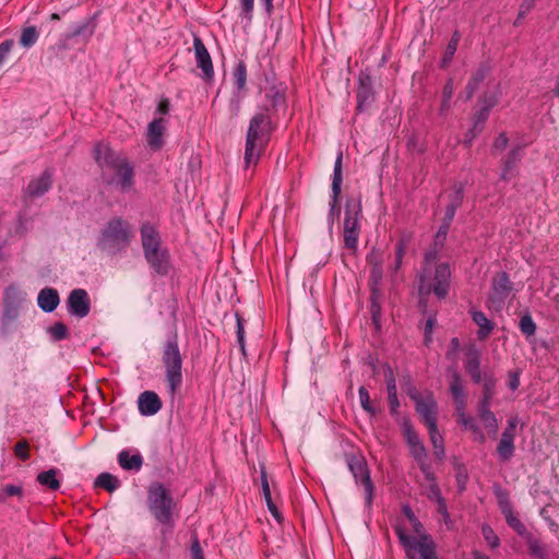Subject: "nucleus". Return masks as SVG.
<instances>
[{"instance_id":"obj_16","label":"nucleus","mask_w":559,"mask_h":559,"mask_svg":"<svg viewBox=\"0 0 559 559\" xmlns=\"http://www.w3.org/2000/svg\"><path fill=\"white\" fill-rule=\"evenodd\" d=\"M93 158L102 169L104 179L107 169L115 170L127 157L115 151L108 143L97 142L93 148Z\"/></svg>"},{"instance_id":"obj_14","label":"nucleus","mask_w":559,"mask_h":559,"mask_svg":"<svg viewBox=\"0 0 559 559\" xmlns=\"http://www.w3.org/2000/svg\"><path fill=\"white\" fill-rule=\"evenodd\" d=\"M343 154L338 153L336 156L333 175H332V183H331V198H330V209L326 217V222L330 230H332L334 222L341 215V194H342V183H343Z\"/></svg>"},{"instance_id":"obj_9","label":"nucleus","mask_w":559,"mask_h":559,"mask_svg":"<svg viewBox=\"0 0 559 559\" xmlns=\"http://www.w3.org/2000/svg\"><path fill=\"white\" fill-rule=\"evenodd\" d=\"M394 532L405 551L406 559H440L435 540L425 530L421 533H416L418 537H414L397 524L394 526Z\"/></svg>"},{"instance_id":"obj_39","label":"nucleus","mask_w":559,"mask_h":559,"mask_svg":"<svg viewBox=\"0 0 559 559\" xmlns=\"http://www.w3.org/2000/svg\"><path fill=\"white\" fill-rule=\"evenodd\" d=\"M120 485V479L108 472L100 473L94 481V487L103 488L110 493L116 491Z\"/></svg>"},{"instance_id":"obj_1","label":"nucleus","mask_w":559,"mask_h":559,"mask_svg":"<svg viewBox=\"0 0 559 559\" xmlns=\"http://www.w3.org/2000/svg\"><path fill=\"white\" fill-rule=\"evenodd\" d=\"M271 104L258 103L255 111L249 120L243 155L246 168L259 163L271 141L272 134L277 129L278 116L287 111L283 99L281 102L275 95L271 96Z\"/></svg>"},{"instance_id":"obj_40","label":"nucleus","mask_w":559,"mask_h":559,"mask_svg":"<svg viewBox=\"0 0 559 559\" xmlns=\"http://www.w3.org/2000/svg\"><path fill=\"white\" fill-rule=\"evenodd\" d=\"M455 411L457 413V423L471 430L474 435H479V443H485L486 437L480 427L476 424L475 419L472 416H467L465 414V409Z\"/></svg>"},{"instance_id":"obj_10","label":"nucleus","mask_w":559,"mask_h":559,"mask_svg":"<svg viewBox=\"0 0 559 559\" xmlns=\"http://www.w3.org/2000/svg\"><path fill=\"white\" fill-rule=\"evenodd\" d=\"M98 16L99 12H95L88 19L71 25L68 32L60 35L53 49L66 51L72 49L79 43L87 44L96 31Z\"/></svg>"},{"instance_id":"obj_54","label":"nucleus","mask_w":559,"mask_h":559,"mask_svg":"<svg viewBox=\"0 0 559 559\" xmlns=\"http://www.w3.org/2000/svg\"><path fill=\"white\" fill-rule=\"evenodd\" d=\"M366 261L369 266H383L384 253L378 247H372L366 255Z\"/></svg>"},{"instance_id":"obj_27","label":"nucleus","mask_w":559,"mask_h":559,"mask_svg":"<svg viewBox=\"0 0 559 559\" xmlns=\"http://www.w3.org/2000/svg\"><path fill=\"white\" fill-rule=\"evenodd\" d=\"M117 461L123 471L131 473L140 472L144 464V459L138 450H134L133 454H131V450L120 451L118 453Z\"/></svg>"},{"instance_id":"obj_45","label":"nucleus","mask_w":559,"mask_h":559,"mask_svg":"<svg viewBox=\"0 0 559 559\" xmlns=\"http://www.w3.org/2000/svg\"><path fill=\"white\" fill-rule=\"evenodd\" d=\"M46 332L53 343L61 342L70 336L68 326L61 321H57L52 325L48 326Z\"/></svg>"},{"instance_id":"obj_49","label":"nucleus","mask_w":559,"mask_h":559,"mask_svg":"<svg viewBox=\"0 0 559 559\" xmlns=\"http://www.w3.org/2000/svg\"><path fill=\"white\" fill-rule=\"evenodd\" d=\"M465 197V185L463 182H456L452 187V192L448 195L449 203L457 209L463 204Z\"/></svg>"},{"instance_id":"obj_28","label":"nucleus","mask_w":559,"mask_h":559,"mask_svg":"<svg viewBox=\"0 0 559 559\" xmlns=\"http://www.w3.org/2000/svg\"><path fill=\"white\" fill-rule=\"evenodd\" d=\"M468 313L473 322L478 326V331L476 333L477 338L479 341L487 340L495 330V322L488 319L486 313L483 312L481 310L472 308L468 310Z\"/></svg>"},{"instance_id":"obj_55","label":"nucleus","mask_w":559,"mask_h":559,"mask_svg":"<svg viewBox=\"0 0 559 559\" xmlns=\"http://www.w3.org/2000/svg\"><path fill=\"white\" fill-rule=\"evenodd\" d=\"M382 368H383V374H384V380H385V385H386V392L388 393L396 392L397 391L396 390V379H395L393 368L388 362H384Z\"/></svg>"},{"instance_id":"obj_64","label":"nucleus","mask_w":559,"mask_h":559,"mask_svg":"<svg viewBox=\"0 0 559 559\" xmlns=\"http://www.w3.org/2000/svg\"><path fill=\"white\" fill-rule=\"evenodd\" d=\"M190 555L191 559H204V552L197 534L191 537Z\"/></svg>"},{"instance_id":"obj_35","label":"nucleus","mask_w":559,"mask_h":559,"mask_svg":"<svg viewBox=\"0 0 559 559\" xmlns=\"http://www.w3.org/2000/svg\"><path fill=\"white\" fill-rule=\"evenodd\" d=\"M515 438H512L509 435L501 433V438L497 444V455L501 462H509L514 456L515 453Z\"/></svg>"},{"instance_id":"obj_22","label":"nucleus","mask_w":559,"mask_h":559,"mask_svg":"<svg viewBox=\"0 0 559 559\" xmlns=\"http://www.w3.org/2000/svg\"><path fill=\"white\" fill-rule=\"evenodd\" d=\"M523 158V147L514 145L501 160L500 180L510 181L518 175L519 164Z\"/></svg>"},{"instance_id":"obj_56","label":"nucleus","mask_w":559,"mask_h":559,"mask_svg":"<svg viewBox=\"0 0 559 559\" xmlns=\"http://www.w3.org/2000/svg\"><path fill=\"white\" fill-rule=\"evenodd\" d=\"M358 395H359L360 405H361L362 409L365 412H367L368 414H370L371 416L376 415L377 411L372 406L369 392L364 385H361L358 389Z\"/></svg>"},{"instance_id":"obj_12","label":"nucleus","mask_w":559,"mask_h":559,"mask_svg":"<svg viewBox=\"0 0 559 559\" xmlns=\"http://www.w3.org/2000/svg\"><path fill=\"white\" fill-rule=\"evenodd\" d=\"M518 289H514L510 275L506 271H500L491 280L490 292L486 300L487 307L500 311L509 296L512 294L514 297Z\"/></svg>"},{"instance_id":"obj_53","label":"nucleus","mask_w":559,"mask_h":559,"mask_svg":"<svg viewBox=\"0 0 559 559\" xmlns=\"http://www.w3.org/2000/svg\"><path fill=\"white\" fill-rule=\"evenodd\" d=\"M493 493L498 500V506L501 512L512 508L509 499V492L507 490L502 489L500 486H496L493 488Z\"/></svg>"},{"instance_id":"obj_43","label":"nucleus","mask_w":559,"mask_h":559,"mask_svg":"<svg viewBox=\"0 0 559 559\" xmlns=\"http://www.w3.org/2000/svg\"><path fill=\"white\" fill-rule=\"evenodd\" d=\"M430 442L433 447V454L438 462H443L445 457L444 440L439 432L438 427L435 430H428Z\"/></svg>"},{"instance_id":"obj_52","label":"nucleus","mask_w":559,"mask_h":559,"mask_svg":"<svg viewBox=\"0 0 559 559\" xmlns=\"http://www.w3.org/2000/svg\"><path fill=\"white\" fill-rule=\"evenodd\" d=\"M481 534L491 549L500 546V538L489 524L485 523L481 525Z\"/></svg>"},{"instance_id":"obj_25","label":"nucleus","mask_w":559,"mask_h":559,"mask_svg":"<svg viewBox=\"0 0 559 559\" xmlns=\"http://www.w3.org/2000/svg\"><path fill=\"white\" fill-rule=\"evenodd\" d=\"M499 96L496 92L485 91L477 99V105L473 110V116L487 122L491 110L498 105Z\"/></svg>"},{"instance_id":"obj_19","label":"nucleus","mask_w":559,"mask_h":559,"mask_svg":"<svg viewBox=\"0 0 559 559\" xmlns=\"http://www.w3.org/2000/svg\"><path fill=\"white\" fill-rule=\"evenodd\" d=\"M193 50L197 66L201 70V79L206 83L213 82L214 68L211 55L202 38L197 35L193 36Z\"/></svg>"},{"instance_id":"obj_30","label":"nucleus","mask_w":559,"mask_h":559,"mask_svg":"<svg viewBox=\"0 0 559 559\" xmlns=\"http://www.w3.org/2000/svg\"><path fill=\"white\" fill-rule=\"evenodd\" d=\"M60 304V296L56 288L44 287L37 296L38 307L46 313H50L57 309Z\"/></svg>"},{"instance_id":"obj_38","label":"nucleus","mask_w":559,"mask_h":559,"mask_svg":"<svg viewBox=\"0 0 559 559\" xmlns=\"http://www.w3.org/2000/svg\"><path fill=\"white\" fill-rule=\"evenodd\" d=\"M397 421L408 448L417 445L418 443L423 442L408 417H403L401 419H397Z\"/></svg>"},{"instance_id":"obj_4","label":"nucleus","mask_w":559,"mask_h":559,"mask_svg":"<svg viewBox=\"0 0 559 559\" xmlns=\"http://www.w3.org/2000/svg\"><path fill=\"white\" fill-rule=\"evenodd\" d=\"M176 502L170 490L160 481H153L147 488V508L152 516L162 525L166 535L175 526L174 508Z\"/></svg>"},{"instance_id":"obj_58","label":"nucleus","mask_w":559,"mask_h":559,"mask_svg":"<svg viewBox=\"0 0 559 559\" xmlns=\"http://www.w3.org/2000/svg\"><path fill=\"white\" fill-rule=\"evenodd\" d=\"M442 248L438 247V246H432L431 248H429L428 250L425 251L424 253V260H423V263H421V266H432V264H437V260L439 259V253H440V250Z\"/></svg>"},{"instance_id":"obj_29","label":"nucleus","mask_w":559,"mask_h":559,"mask_svg":"<svg viewBox=\"0 0 559 559\" xmlns=\"http://www.w3.org/2000/svg\"><path fill=\"white\" fill-rule=\"evenodd\" d=\"M527 554L534 559H550L548 546L535 534L527 532L523 537Z\"/></svg>"},{"instance_id":"obj_5","label":"nucleus","mask_w":559,"mask_h":559,"mask_svg":"<svg viewBox=\"0 0 559 559\" xmlns=\"http://www.w3.org/2000/svg\"><path fill=\"white\" fill-rule=\"evenodd\" d=\"M452 271L449 262H440L435 266H421L416 275V289L424 295L433 294L439 300L449 296Z\"/></svg>"},{"instance_id":"obj_26","label":"nucleus","mask_w":559,"mask_h":559,"mask_svg":"<svg viewBox=\"0 0 559 559\" xmlns=\"http://www.w3.org/2000/svg\"><path fill=\"white\" fill-rule=\"evenodd\" d=\"M166 120L164 118H154L147 126V144L154 150L158 151L164 145L163 135L166 129Z\"/></svg>"},{"instance_id":"obj_21","label":"nucleus","mask_w":559,"mask_h":559,"mask_svg":"<svg viewBox=\"0 0 559 559\" xmlns=\"http://www.w3.org/2000/svg\"><path fill=\"white\" fill-rule=\"evenodd\" d=\"M68 312L76 318H85L91 311V298L83 288L71 290L67 299Z\"/></svg>"},{"instance_id":"obj_48","label":"nucleus","mask_w":559,"mask_h":559,"mask_svg":"<svg viewBox=\"0 0 559 559\" xmlns=\"http://www.w3.org/2000/svg\"><path fill=\"white\" fill-rule=\"evenodd\" d=\"M455 483L457 487V492L463 493L466 490V486L468 483V472L463 463L455 462Z\"/></svg>"},{"instance_id":"obj_15","label":"nucleus","mask_w":559,"mask_h":559,"mask_svg":"<svg viewBox=\"0 0 559 559\" xmlns=\"http://www.w3.org/2000/svg\"><path fill=\"white\" fill-rule=\"evenodd\" d=\"M377 100V92L373 87L371 70H360L356 88V114L368 111Z\"/></svg>"},{"instance_id":"obj_3","label":"nucleus","mask_w":559,"mask_h":559,"mask_svg":"<svg viewBox=\"0 0 559 559\" xmlns=\"http://www.w3.org/2000/svg\"><path fill=\"white\" fill-rule=\"evenodd\" d=\"M133 237L132 225L120 216H114L100 229L96 247L107 255L115 257L128 249Z\"/></svg>"},{"instance_id":"obj_51","label":"nucleus","mask_w":559,"mask_h":559,"mask_svg":"<svg viewBox=\"0 0 559 559\" xmlns=\"http://www.w3.org/2000/svg\"><path fill=\"white\" fill-rule=\"evenodd\" d=\"M402 513L409 522L414 533H421L424 531L423 523L418 520L409 504L402 506Z\"/></svg>"},{"instance_id":"obj_13","label":"nucleus","mask_w":559,"mask_h":559,"mask_svg":"<svg viewBox=\"0 0 559 559\" xmlns=\"http://www.w3.org/2000/svg\"><path fill=\"white\" fill-rule=\"evenodd\" d=\"M346 462L354 476L355 483L364 486L365 504L368 509H371L374 497V485L371 480L370 471L365 457L353 454L347 456Z\"/></svg>"},{"instance_id":"obj_8","label":"nucleus","mask_w":559,"mask_h":559,"mask_svg":"<svg viewBox=\"0 0 559 559\" xmlns=\"http://www.w3.org/2000/svg\"><path fill=\"white\" fill-rule=\"evenodd\" d=\"M464 369L474 384H481V400L491 401L497 394L498 379L490 370L481 372V352L475 344H469L465 348Z\"/></svg>"},{"instance_id":"obj_41","label":"nucleus","mask_w":559,"mask_h":559,"mask_svg":"<svg viewBox=\"0 0 559 559\" xmlns=\"http://www.w3.org/2000/svg\"><path fill=\"white\" fill-rule=\"evenodd\" d=\"M455 411L457 413V423L471 430L474 435H479V443H485L486 437L480 427L476 424L475 419L472 416H467L465 414V409Z\"/></svg>"},{"instance_id":"obj_47","label":"nucleus","mask_w":559,"mask_h":559,"mask_svg":"<svg viewBox=\"0 0 559 559\" xmlns=\"http://www.w3.org/2000/svg\"><path fill=\"white\" fill-rule=\"evenodd\" d=\"M39 38V32L36 26H26L22 29L19 43L22 47L28 49L33 47Z\"/></svg>"},{"instance_id":"obj_11","label":"nucleus","mask_w":559,"mask_h":559,"mask_svg":"<svg viewBox=\"0 0 559 559\" xmlns=\"http://www.w3.org/2000/svg\"><path fill=\"white\" fill-rule=\"evenodd\" d=\"M361 217L362 207L360 200L347 199L345 203L343 239L344 247L353 252H356L358 249Z\"/></svg>"},{"instance_id":"obj_57","label":"nucleus","mask_w":559,"mask_h":559,"mask_svg":"<svg viewBox=\"0 0 559 559\" xmlns=\"http://www.w3.org/2000/svg\"><path fill=\"white\" fill-rule=\"evenodd\" d=\"M17 496L19 498L23 497V488L22 486L8 484L2 487L1 493H0V501L4 502L7 497H13Z\"/></svg>"},{"instance_id":"obj_31","label":"nucleus","mask_w":559,"mask_h":559,"mask_svg":"<svg viewBox=\"0 0 559 559\" xmlns=\"http://www.w3.org/2000/svg\"><path fill=\"white\" fill-rule=\"evenodd\" d=\"M370 289V314L372 324L377 330L381 329V317H382V298L383 293L380 286H369Z\"/></svg>"},{"instance_id":"obj_62","label":"nucleus","mask_w":559,"mask_h":559,"mask_svg":"<svg viewBox=\"0 0 559 559\" xmlns=\"http://www.w3.org/2000/svg\"><path fill=\"white\" fill-rule=\"evenodd\" d=\"M450 227H451V225L441 222V224L435 235V240H433L435 246H438L440 248L444 247V241L448 237Z\"/></svg>"},{"instance_id":"obj_7","label":"nucleus","mask_w":559,"mask_h":559,"mask_svg":"<svg viewBox=\"0 0 559 559\" xmlns=\"http://www.w3.org/2000/svg\"><path fill=\"white\" fill-rule=\"evenodd\" d=\"M27 294L19 285L12 283L3 290L2 311L0 318V337L8 338L17 330V321Z\"/></svg>"},{"instance_id":"obj_44","label":"nucleus","mask_w":559,"mask_h":559,"mask_svg":"<svg viewBox=\"0 0 559 559\" xmlns=\"http://www.w3.org/2000/svg\"><path fill=\"white\" fill-rule=\"evenodd\" d=\"M400 384L412 401H415L421 396L408 370H405L400 374Z\"/></svg>"},{"instance_id":"obj_42","label":"nucleus","mask_w":559,"mask_h":559,"mask_svg":"<svg viewBox=\"0 0 559 559\" xmlns=\"http://www.w3.org/2000/svg\"><path fill=\"white\" fill-rule=\"evenodd\" d=\"M492 71V64L490 59H485L478 63V67L472 72L468 82L478 86L485 81V79Z\"/></svg>"},{"instance_id":"obj_36","label":"nucleus","mask_w":559,"mask_h":559,"mask_svg":"<svg viewBox=\"0 0 559 559\" xmlns=\"http://www.w3.org/2000/svg\"><path fill=\"white\" fill-rule=\"evenodd\" d=\"M518 326L525 340L532 343L537 331V325L528 309L521 316Z\"/></svg>"},{"instance_id":"obj_18","label":"nucleus","mask_w":559,"mask_h":559,"mask_svg":"<svg viewBox=\"0 0 559 559\" xmlns=\"http://www.w3.org/2000/svg\"><path fill=\"white\" fill-rule=\"evenodd\" d=\"M115 176L104 178L107 185L116 186L121 192H129L134 186L135 170L134 165L128 159H123L122 163L114 170Z\"/></svg>"},{"instance_id":"obj_23","label":"nucleus","mask_w":559,"mask_h":559,"mask_svg":"<svg viewBox=\"0 0 559 559\" xmlns=\"http://www.w3.org/2000/svg\"><path fill=\"white\" fill-rule=\"evenodd\" d=\"M55 170L47 167L37 178L32 179L26 188V192L32 198H40L47 193L53 183Z\"/></svg>"},{"instance_id":"obj_33","label":"nucleus","mask_w":559,"mask_h":559,"mask_svg":"<svg viewBox=\"0 0 559 559\" xmlns=\"http://www.w3.org/2000/svg\"><path fill=\"white\" fill-rule=\"evenodd\" d=\"M485 121L475 116H471V127L464 133V139L462 144L465 148H471L473 146L474 141L484 132L486 128Z\"/></svg>"},{"instance_id":"obj_46","label":"nucleus","mask_w":559,"mask_h":559,"mask_svg":"<svg viewBox=\"0 0 559 559\" xmlns=\"http://www.w3.org/2000/svg\"><path fill=\"white\" fill-rule=\"evenodd\" d=\"M501 513L504 515L508 526L511 527L519 536L523 537L527 532H530L519 516L514 514L512 508Z\"/></svg>"},{"instance_id":"obj_17","label":"nucleus","mask_w":559,"mask_h":559,"mask_svg":"<svg viewBox=\"0 0 559 559\" xmlns=\"http://www.w3.org/2000/svg\"><path fill=\"white\" fill-rule=\"evenodd\" d=\"M413 402L421 423L428 430H435L438 427L439 406L433 393L429 392L425 397L421 395Z\"/></svg>"},{"instance_id":"obj_37","label":"nucleus","mask_w":559,"mask_h":559,"mask_svg":"<svg viewBox=\"0 0 559 559\" xmlns=\"http://www.w3.org/2000/svg\"><path fill=\"white\" fill-rule=\"evenodd\" d=\"M234 93L241 94L247 85V66L243 60H238L233 69Z\"/></svg>"},{"instance_id":"obj_2","label":"nucleus","mask_w":559,"mask_h":559,"mask_svg":"<svg viewBox=\"0 0 559 559\" xmlns=\"http://www.w3.org/2000/svg\"><path fill=\"white\" fill-rule=\"evenodd\" d=\"M140 236L143 255L152 272L158 276H167L171 270L170 252L163 246L157 227L147 221L143 222Z\"/></svg>"},{"instance_id":"obj_32","label":"nucleus","mask_w":559,"mask_h":559,"mask_svg":"<svg viewBox=\"0 0 559 559\" xmlns=\"http://www.w3.org/2000/svg\"><path fill=\"white\" fill-rule=\"evenodd\" d=\"M450 393L453 397L455 409H465L466 407V393L463 388L462 377L457 371H453L450 385Z\"/></svg>"},{"instance_id":"obj_20","label":"nucleus","mask_w":559,"mask_h":559,"mask_svg":"<svg viewBox=\"0 0 559 559\" xmlns=\"http://www.w3.org/2000/svg\"><path fill=\"white\" fill-rule=\"evenodd\" d=\"M263 80L267 84V86L264 90V95L261 102L271 104V96L275 95L281 100L283 99L284 107L288 108L287 84L277 79L276 73L274 72L273 69L263 72Z\"/></svg>"},{"instance_id":"obj_60","label":"nucleus","mask_w":559,"mask_h":559,"mask_svg":"<svg viewBox=\"0 0 559 559\" xmlns=\"http://www.w3.org/2000/svg\"><path fill=\"white\" fill-rule=\"evenodd\" d=\"M260 480H261L262 496H263L264 500L266 501V500L272 499L271 487H270L267 473H266L264 465H260Z\"/></svg>"},{"instance_id":"obj_6","label":"nucleus","mask_w":559,"mask_h":559,"mask_svg":"<svg viewBox=\"0 0 559 559\" xmlns=\"http://www.w3.org/2000/svg\"><path fill=\"white\" fill-rule=\"evenodd\" d=\"M162 362L165 368V383L167 392L174 396L181 388L183 359L179 348L178 334L175 330L167 336L162 347Z\"/></svg>"},{"instance_id":"obj_24","label":"nucleus","mask_w":559,"mask_h":559,"mask_svg":"<svg viewBox=\"0 0 559 559\" xmlns=\"http://www.w3.org/2000/svg\"><path fill=\"white\" fill-rule=\"evenodd\" d=\"M163 407V402L154 391L146 390L138 397V409L142 416H154Z\"/></svg>"},{"instance_id":"obj_63","label":"nucleus","mask_w":559,"mask_h":559,"mask_svg":"<svg viewBox=\"0 0 559 559\" xmlns=\"http://www.w3.org/2000/svg\"><path fill=\"white\" fill-rule=\"evenodd\" d=\"M28 448V442L26 440H21L14 445L13 451L16 457L23 462H26L29 459Z\"/></svg>"},{"instance_id":"obj_50","label":"nucleus","mask_w":559,"mask_h":559,"mask_svg":"<svg viewBox=\"0 0 559 559\" xmlns=\"http://www.w3.org/2000/svg\"><path fill=\"white\" fill-rule=\"evenodd\" d=\"M236 317V335L239 349L243 357L247 356L246 340H245V319L239 312L235 313Z\"/></svg>"},{"instance_id":"obj_34","label":"nucleus","mask_w":559,"mask_h":559,"mask_svg":"<svg viewBox=\"0 0 559 559\" xmlns=\"http://www.w3.org/2000/svg\"><path fill=\"white\" fill-rule=\"evenodd\" d=\"M60 474L61 472L58 468L52 467L47 471L40 472L37 475L36 480L40 486L51 491H57L61 487V481L58 478V475Z\"/></svg>"},{"instance_id":"obj_59","label":"nucleus","mask_w":559,"mask_h":559,"mask_svg":"<svg viewBox=\"0 0 559 559\" xmlns=\"http://www.w3.org/2000/svg\"><path fill=\"white\" fill-rule=\"evenodd\" d=\"M456 50H457V45H453L452 43L449 41L445 47V50L443 52L442 59L439 63V67L441 69H447L450 66V63L452 62V60L454 58Z\"/></svg>"},{"instance_id":"obj_61","label":"nucleus","mask_w":559,"mask_h":559,"mask_svg":"<svg viewBox=\"0 0 559 559\" xmlns=\"http://www.w3.org/2000/svg\"><path fill=\"white\" fill-rule=\"evenodd\" d=\"M417 465L428 483L437 480L436 473L433 472L431 463L428 462V459H423V461L417 462Z\"/></svg>"}]
</instances>
